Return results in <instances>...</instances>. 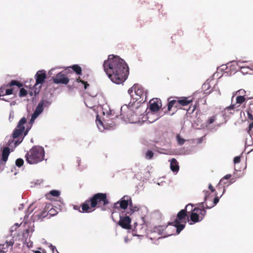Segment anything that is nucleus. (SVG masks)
Here are the masks:
<instances>
[{
	"instance_id": "f257e3e1",
	"label": "nucleus",
	"mask_w": 253,
	"mask_h": 253,
	"mask_svg": "<svg viewBox=\"0 0 253 253\" xmlns=\"http://www.w3.org/2000/svg\"><path fill=\"white\" fill-rule=\"evenodd\" d=\"M104 70L110 80L116 84H121L127 79L128 67L125 61L118 56L109 55L104 61Z\"/></svg>"
},
{
	"instance_id": "f03ea898",
	"label": "nucleus",
	"mask_w": 253,
	"mask_h": 253,
	"mask_svg": "<svg viewBox=\"0 0 253 253\" xmlns=\"http://www.w3.org/2000/svg\"><path fill=\"white\" fill-rule=\"evenodd\" d=\"M100 108L102 109V113L100 115L97 114L96 124L99 130L102 132L108 126H110V122L118 116L115 115L114 111L110 109L107 104L102 105Z\"/></svg>"
},
{
	"instance_id": "7ed1b4c3",
	"label": "nucleus",
	"mask_w": 253,
	"mask_h": 253,
	"mask_svg": "<svg viewBox=\"0 0 253 253\" xmlns=\"http://www.w3.org/2000/svg\"><path fill=\"white\" fill-rule=\"evenodd\" d=\"M44 154V150L42 147L35 146L27 153L26 160L30 165H35L43 160Z\"/></svg>"
},
{
	"instance_id": "20e7f679",
	"label": "nucleus",
	"mask_w": 253,
	"mask_h": 253,
	"mask_svg": "<svg viewBox=\"0 0 253 253\" xmlns=\"http://www.w3.org/2000/svg\"><path fill=\"white\" fill-rule=\"evenodd\" d=\"M133 108V104L130 103L123 105L120 111V118L126 123H135L136 119Z\"/></svg>"
},
{
	"instance_id": "39448f33",
	"label": "nucleus",
	"mask_w": 253,
	"mask_h": 253,
	"mask_svg": "<svg viewBox=\"0 0 253 253\" xmlns=\"http://www.w3.org/2000/svg\"><path fill=\"white\" fill-rule=\"evenodd\" d=\"M150 111L147 114L148 119L149 122L152 123L157 120L160 116L158 115L157 111L161 107V102L158 99H152L149 102Z\"/></svg>"
},
{
	"instance_id": "423d86ee",
	"label": "nucleus",
	"mask_w": 253,
	"mask_h": 253,
	"mask_svg": "<svg viewBox=\"0 0 253 253\" xmlns=\"http://www.w3.org/2000/svg\"><path fill=\"white\" fill-rule=\"evenodd\" d=\"M26 123V119L25 118H22L18 122L17 128L14 130L13 133V138H16L18 137L19 138L17 141H15L14 142L15 146L18 145L22 142L24 137L26 136L28 133V130H27L25 132L24 135H23L22 134L25 130V127L24 126V125Z\"/></svg>"
},
{
	"instance_id": "0eeeda50",
	"label": "nucleus",
	"mask_w": 253,
	"mask_h": 253,
	"mask_svg": "<svg viewBox=\"0 0 253 253\" xmlns=\"http://www.w3.org/2000/svg\"><path fill=\"white\" fill-rule=\"evenodd\" d=\"M130 97L135 101L141 99L139 102L146 100V93L143 89L138 84H134L127 91Z\"/></svg>"
},
{
	"instance_id": "6e6552de",
	"label": "nucleus",
	"mask_w": 253,
	"mask_h": 253,
	"mask_svg": "<svg viewBox=\"0 0 253 253\" xmlns=\"http://www.w3.org/2000/svg\"><path fill=\"white\" fill-rule=\"evenodd\" d=\"M186 215L185 210H181L177 213L176 218L171 223V224L176 228L177 234H178L185 227L186 223L185 217Z\"/></svg>"
},
{
	"instance_id": "1a4fd4ad",
	"label": "nucleus",
	"mask_w": 253,
	"mask_h": 253,
	"mask_svg": "<svg viewBox=\"0 0 253 253\" xmlns=\"http://www.w3.org/2000/svg\"><path fill=\"white\" fill-rule=\"evenodd\" d=\"M206 211L205 210L195 208L190 215V219L189 221V224L192 225L203 220Z\"/></svg>"
},
{
	"instance_id": "9d476101",
	"label": "nucleus",
	"mask_w": 253,
	"mask_h": 253,
	"mask_svg": "<svg viewBox=\"0 0 253 253\" xmlns=\"http://www.w3.org/2000/svg\"><path fill=\"white\" fill-rule=\"evenodd\" d=\"M51 103V102L49 100L42 99L38 103L35 111L32 114L30 123L33 124L36 119L43 112L44 107H48Z\"/></svg>"
},
{
	"instance_id": "9b49d317",
	"label": "nucleus",
	"mask_w": 253,
	"mask_h": 253,
	"mask_svg": "<svg viewBox=\"0 0 253 253\" xmlns=\"http://www.w3.org/2000/svg\"><path fill=\"white\" fill-rule=\"evenodd\" d=\"M36 83L34 85L35 93H39L42 86V84L46 79L45 71L43 70L38 71L35 76Z\"/></svg>"
},
{
	"instance_id": "f8f14e48",
	"label": "nucleus",
	"mask_w": 253,
	"mask_h": 253,
	"mask_svg": "<svg viewBox=\"0 0 253 253\" xmlns=\"http://www.w3.org/2000/svg\"><path fill=\"white\" fill-rule=\"evenodd\" d=\"M90 202L91 207L92 208H95L98 204L105 206L108 203L106 194L100 193L95 194L93 197L91 198Z\"/></svg>"
},
{
	"instance_id": "ddd939ff",
	"label": "nucleus",
	"mask_w": 253,
	"mask_h": 253,
	"mask_svg": "<svg viewBox=\"0 0 253 253\" xmlns=\"http://www.w3.org/2000/svg\"><path fill=\"white\" fill-rule=\"evenodd\" d=\"M238 108V106L236 104H231L230 106L226 107L221 112V116L223 118L224 123L226 122L227 120L230 116V115L234 112L235 109Z\"/></svg>"
},
{
	"instance_id": "4468645a",
	"label": "nucleus",
	"mask_w": 253,
	"mask_h": 253,
	"mask_svg": "<svg viewBox=\"0 0 253 253\" xmlns=\"http://www.w3.org/2000/svg\"><path fill=\"white\" fill-rule=\"evenodd\" d=\"M52 79L55 84H67L69 83V79L61 72L57 74L55 77H53Z\"/></svg>"
},
{
	"instance_id": "2eb2a0df",
	"label": "nucleus",
	"mask_w": 253,
	"mask_h": 253,
	"mask_svg": "<svg viewBox=\"0 0 253 253\" xmlns=\"http://www.w3.org/2000/svg\"><path fill=\"white\" fill-rule=\"evenodd\" d=\"M130 222L131 218L128 216H120L119 225L122 228L126 229H130Z\"/></svg>"
},
{
	"instance_id": "dca6fc26",
	"label": "nucleus",
	"mask_w": 253,
	"mask_h": 253,
	"mask_svg": "<svg viewBox=\"0 0 253 253\" xmlns=\"http://www.w3.org/2000/svg\"><path fill=\"white\" fill-rule=\"evenodd\" d=\"M245 62V61H241V60L238 61H232L227 63L228 67H231L232 66H238L241 70V72L244 74H247L249 70H250V67L249 66H242L240 65V63Z\"/></svg>"
},
{
	"instance_id": "f3484780",
	"label": "nucleus",
	"mask_w": 253,
	"mask_h": 253,
	"mask_svg": "<svg viewBox=\"0 0 253 253\" xmlns=\"http://www.w3.org/2000/svg\"><path fill=\"white\" fill-rule=\"evenodd\" d=\"M131 203V200L128 196H124L120 201V207L123 209H126L129 204Z\"/></svg>"
},
{
	"instance_id": "a211bd4d",
	"label": "nucleus",
	"mask_w": 253,
	"mask_h": 253,
	"mask_svg": "<svg viewBox=\"0 0 253 253\" xmlns=\"http://www.w3.org/2000/svg\"><path fill=\"white\" fill-rule=\"evenodd\" d=\"M170 169L173 172H177L178 171L179 169L178 163L175 159L172 158L170 160Z\"/></svg>"
},
{
	"instance_id": "6ab92c4d",
	"label": "nucleus",
	"mask_w": 253,
	"mask_h": 253,
	"mask_svg": "<svg viewBox=\"0 0 253 253\" xmlns=\"http://www.w3.org/2000/svg\"><path fill=\"white\" fill-rule=\"evenodd\" d=\"M217 117H218V115H213V116L210 117L207 120V121L206 122V126H207V127H208V126L212 124L214 122H215V123L217 124V126H219L222 123H218L216 122Z\"/></svg>"
},
{
	"instance_id": "aec40b11",
	"label": "nucleus",
	"mask_w": 253,
	"mask_h": 253,
	"mask_svg": "<svg viewBox=\"0 0 253 253\" xmlns=\"http://www.w3.org/2000/svg\"><path fill=\"white\" fill-rule=\"evenodd\" d=\"M10 153L9 148L7 147H4L2 151V158L1 160L5 162L7 160L8 157Z\"/></svg>"
},
{
	"instance_id": "412c9836",
	"label": "nucleus",
	"mask_w": 253,
	"mask_h": 253,
	"mask_svg": "<svg viewBox=\"0 0 253 253\" xmlns=\"http://www.w3.org/2000/svg\"><path fill=\"white\" fill-rule=\"evenodd\" d=\"M192 102V99L189 98L183 97L177 100V103L182 106H186Z\"/></svg>"
},
{
	"instance_id": "4be33fe9",
	"label": "nucleus",
	"mask_w": 253,
	"mask_h": 253,
	"mask_svg": "<svg viewBox=\"0 0 253 253\" xmlns=\"http://www.w3.org/2000/svg\"><path fill=\"white\" fill-rule=\"evenodd\" d=\"M245 100L246 98L243 95H238L236 98V102L235 104H236V106H238L239 107Z\"/></svg>"
},
{
	"instance_id": "5701e85b",
	"label": "nucleus",
	"mask_w": 253,
	"mask_h": 253,
	"mask_svg": "<svg viewBox=\"0 0 253 253\" xmlns=\"http://www.w3.org/2000/svg\"><path fill=\"white\" fill-rule=\"evenodd\" d=\"M69 68H72L73 71L76 72L78 75H81L82 74V68L81 67L78 65H74Z\"/></svg>"
},
{
	"instance_id": "b1692460",
	"label": "nucleus",
	"mask_w": 253,
	"mask_h": 253,
	"mask_svg": "<svg viewBox=\"0 0 253 253\" xmlns=\"http://www.w3.org/2000/svg\"><path fill=\"white\" fill-rule=\"evenodd\" d=\"M129 208L130 211H127V213L130 214H131L134 211H137L139 209L137 206L133 205L132 203L129 204Z\"/></svg>"
},
{
	"instance_id": "393cba45",
	"label": "nucleus",
	"mask_w": 253,
	"mask_h": 253,
	"mask_svg": "<svg viewBox=\"0 0 253 253\" xmlns=\"http://www.w3.org/2000/svg\"><path fill=\"white\" fill-rule=\"evenodd\" d=\"M82 212H89L90 211H89L90 207L89 206V205H88V204L86 203L82 204Z\"/></svg>"
},
{
	"instance_id": "a878e982",
	"label": "nucleus",
	"mask_w": 253,
	"mask_h": 253,
	"mask_svg": "<svg viewBox=\"0 0 253 253\" xmlns=\"http://www.w3.org/2000/svg\"><path fill=\"white\" fill-rule=\"evenodd\" d=\"M176 140L177 142V143L179 145H182L185 142L186 140L183 139L181 137V136L179 134H177L176 135Z\"/></svg>"
},
{
	"instance_id": "bb28decb",
	"label": "nucleus",
	"mask_w": 253,
	"mask_h": 253,
	"mask_svg": "<svg viewBox=\"0 0 253 253\" xmlns=\"http://www.w3.org/2000/svg\"><path fill=\"white\" fill-rule=\"evenodd\" d=\"M154 156V153L150 150H148L146 152L145 158L148 160L151 159Z\"/></svg>"
},
{
	"instance_id": "cd10ccee",
	"label": "nucleus",
	"mask_w": 253,
	"mask_h": 253,
	"mask_svg": "<svg viewBox=\"0 0 253 253\" xmlns=\"http://www.w3.org/2000/svg\"><path fill=\"white\" fill-rule=\"evenodd\" d=\"M24 164V161L22 159L19 158L16 160L15 164L18 167H21Z\"/></svg>"
},
{
	"instance_id": "c85d7f7f",
	"label": "nucleus",
	"mask_w": 253,
	"mask_h": 253,
	"mask_svg": "<svg viewBox=\"0 0 253 253\" xmlns=\"http://www.w3.org/2000/svg\"><path fill=\"white\" fill-rule=\"evenodd\" d=\"M49 194L54 197H58L60 195V191L56 190H53L50 191Z\"/></svg>"
},
{
	"instance_id": "c756f323",
	"label": "nucleus",
	"mask_w": 253,
	"mask_h": 253,
	"mask_svg": "<svg viewBox=\"0 0 253 253\" xmlns=\"http://www.w3.org/2000/svg\"><path fill=\"white\" fill-rule=\"evenodd\" d=\"M27 94V91L24 88H21L19 91V96L23 97L26 95Z\"/></svg>"
},
{
	"instance_id": "7c9ffc66",
	"label": "nucleus",
	"mask_w": 253,
	"mask_h": 253,
	"mask_svg": "<svg viewBox=\"0 0 253 253\" xmlns=\"http://www.w3.org/2000/svg\"><path fill=\"white\" fill-rule=\"evenodd\" d=\"M219 197H215V198L214 199V200H213V205L211 206H207V209H210V208H212V207H213L216 204L218 203V202H219Z\"/></svg>"
},
{
	"instance_id": "2f4dec72",
	"label": "nucleus",
	"mask_w": 253,
	"mask_h": 253,
	"mask_svg": "<svg viewBox=\"0 0 253 253\" xmlns=\"http://www.w3.org/2000/svg\"><path fill=\"white\" fill-rule=\"evenodd\" d=\"M206 202L204 201V202H202L198 204L199 206L200 209H207V206H208L206 203H205Z\"/></svg>"
},
{
	"instance_id": "473e14b6",
	"label": "nucleus",
	"mask_w": 253,
	"mask_h": 253,
	"mask_svg": "<svg viewBox=\"0 0 253 253\" xmlns=\"http://www.w3.org/2000/svg\"><path fill=\"white\" fill-rule=\"evenodd\" d=\"M193 205L191 204H188L185 208V211H189L188 212H191V213L192 212V210H193L194 209H193Z\"/></svg>"
},
{
	"instance_id": "72a5a7b5",
	"label": "nucleus",
	"mask_w": 253,
	"mask_h": 253,
	"mask_svg": "<svg viewBox=\"0 0 253 253\" xmlns=\"http://www.w3.org/2000/svg\"><path fill=\"white\" fill-rule=\"evenodd\" d=\"M163 231V228L162 227H156L154 230L155 232H158L160 235L162 234Z\"/></svg>"
},
{
	"instance_id": "f704fd0d",
	"label": "nucleus",
	"mask_w": 253,
	"mask_h": 253,
	"mask_svg": "<svg viewBox=\"0 0 253 253\" xmlns=\"http://www.w3.org/2000/svg\"><path fill=\"white\" fill-rule=\"evenodd\" d=\"M244 93H245V91L244 90H239L235 92H233V96L232 97V100L233 99V98L234 97V95L237 93H239L240 94H243Z\"/></svg>"
},
{
	"instance_id": "c9c22d12",
	"label": "nucleus",
	"mask_w": 253,
	"mask_h": 253,
	"mask_svg": "<svg viewBox=\"0 0 253 253\" xmlns=\"http://www.w3.org/2000/svg\"><path fill=\"white\" fill-rule=\"evenodd\" d=\"M203 192H204V195H205V197H204L205 202H206V201H207L208 198L210 196V192L208 191H207V190L204 191Z\"/></svg>"
},
{
	"instance_id": "e433bc0d",
	"label": "nucleus",
	"mask_w": 253,
	"mask_h": 253,
	"mask_svg": "<svg viewBox=\"0 0 253 253\" xmlns=\"http://www.w3.org/2000/svg\"><path fill=\"white\" fill-rule=\"evenodd\" d=\"M77 82H79H79H81L83 84H84V89H86L87 88V87L89 85V84H87L86 83L84 82V81H82L79 78L77 80Z\"/></svg>"
},
{
	"instance_id": "4c0bfd02",
	"label": "nucleus",
	"mask_w": 253,
	"mask_h": 253,
	"mask_svg": "<svg viewBox=\"0 0 253 253\" xmlns=\"http://www.w3.org/2000/svg\"><path fill=\"white\" fill-rule=\"evenodd\" d=\"M14 112L13 111H11L9 113V122H12L14 119Z\"/></svg>"
},
{
	"instance_id": "58836bf2",
	"label": "nucleus",
	"mask_w": 253,
	"mask_h": 253,
	"mask_svg": "<svg viewBox=\"0 0 253 253\" xmlns=\"http://www.w3.org/2000/svg\"><path fill=\"white\" fill-rule=\"evenodd\" d=\"M12 93V89H7L5 90V95H10Z\"/></svg>"
},
{
	"instance_id": "ea45409f",
	"label": "nucleus",
	"mask_w": 253,
	"mask_h": 253,
	"mask_svg": "<svg viewBox=\"0 0 253 253\" xmlns=\"http://www.w3.org/2000/svg\"><path fill=\"white\" fill-rule=\"evenodd\" d=\"M240 161V157H236L234 159V162L235 164L239 163Z\"/></svg>"
},
{
	"instance_id": "a19ab883",
	"label": "nucleus",
	"mask_w": 253,
	"mask_h": 253,
	"mask_svg": "<svg viewBox=\"0 0 253 253\" xmlns=\"http://www.w3.org/2000/svg\"><path fill=\"white\" fill-rule=\"evenodd\" d=\"M231 177V175L230 174L225 175L222 179L220 180V182H221L223 179H228Z\"/></svg>"
},
{
	"instance_id": "79ce46f5",
	"label": "nucleus",
	"mask_w": 253,
	"mask_h": 253,
	"mask_svg": "<svg viewBox=\"0 0 253 253\" xmlns=\"http://www.w3.org/2000/svg\"><path fill=\"white\" fill-rule=\"evenodd\" d=\"M49 247L51 249V250L52 251L53 253H54V251L55 250L56 252H57V250H56V248L55 246H52L51 244H49Z\"/></svg>"
},
{
	"instance_id": "37998d69",
	"label": "nucleus",
	"mask_w": 253,
	"mask_h": 253,
	"mask_svg": "<svg viewBox=\"0 0 253 253\" xmlns=\"http://www.w3.org/2000/svg\"><path fill=\"white\" fill-rule=\"evenodd\" d=\"M177 102V101H176V100H171L170 101L169 103V104L170 105V106H171L172 107L173 106V105L176 104V103Z\"/></svg>"
},
{
	"instance_id": "c03bdc74",
	"label": "nucleus",
	"mask_w": 253,
	"mask_h": 253,
	"mask_svg": "<svg viewBox=\"0 0 253 253\" xmlns=\"http://www.w3.org/2000/svg\"><path fill=\"white\" fill-rule=\"evenodd\" d=\"M27 246L29 248H32L33 246V243L31 241H29V242H27Z\"/></svg>"
},
{
	"instance_id": "a18cd8bd",
	"label": "nucleus",
	"mask_w": 253,
	"mask_h": 253,
	"mask_svg": "<svg viewBox=\"0 0 253 253\" xmlns=\"http://www.w3.org/2000/svg\"><path fill=\"white\" fill-rule=\"evenodd\" d=\"M18 83L16 81H12L10 83V86L17 85Z\"/></svg>"
},
{
	"instance_id": "49530a36",
	"label": "nucleus",
	"mask_w": 253,
	"mask_h": 253,
	"mask_svg": "<svg viewBox=\"0 0 253 253\" xmlns=\"http://www.w3.org/2000/svg\"><path fill=\"white\" fill-rule=\"evenodd\" d=\"M209 188L211 190L212 192H213L215 191L214 188L212 186L211 184L209 185Z\"/></svg>"
},
{
	"instance_id": "de8ad7c7",
	"label": "nucleus",
	"mask_w": 253,
	"mask_h": 253,
	"mask_svg": "<svg viewBox=\"0 0 253 253\" xmlns=\"http://www.w3.org/2000/svg\"><path fill=\"white\" fill-rule=\"evenodd\" d=\"M84 103L86 105V106L89 108H92L93 107L92 106H91L89 104V103H88V101L87 100H86L85 101H84Z\"/></svg>"
},
{
	"instance_id": "09e8293b",
	"label": "nucleus",
	"mask_w": 253,
	"mask_h": 253,
	"mask_svg": "<svg viewBox=\"0 0 253 253\" xmlns=\"http://www.w3.org/2000/svg\"><path fill=\"white\" fill-rule=\"evenodd\" d=\"M74 209L75 210H78L80 212H82V211L80 210V208L77 206H74Z\"/></svg>"
},
{
	"instance_id": "8fccbe9b",
	"label": "nucleus",
	"mask_w": 253,
	"mask_h": 253,
	"mask_svg": "<svg viewBox=\"0 0 253 253\" xmlns=\"http://www.w3.org/2000/svg\"><path fill=\"white\" fill-rule=\"evenodd\" d=\"M172 107L171 106H170L169 104H168V110L169 111L170 110L171 108H172Z\"/></svg>"
},
{
	"instance_id": "3c124183",
	"label": "nucleus",
	"mask_w": 253,
	"mask_h": 253,
	"mask_svg": "<svg viewBox=\"0 0 253 253\" xmlns=\"http://www.w3.org/2000/svg\"><path fill=\"white\" fill-rule=\"evenodd\" d=\"M249 67H250V70L253 71V64Z\"/></svg>"
},
{
	"instance_id": "603ef678",
	"label": "nucleus",
	"mask_w": 253,
	"mask_h": 253,
	"mask_svg": "<svg viewBox=\"0 0 253 253\" xmlns=\"http://www.w3.org/2000/svg\"><path fill=\"white\" fill-rule=\"evenodd\" d=\"M54 69H52L51 70H50L49 71V74H52V72L54 71Z\"/></svg>"
},
{
	"instance_id": "864d4df0",
	"label": "nucleus",
	"mask_w": 253,
	"mask_h": 253,
	"mask_svg": "<svg viewBox=\"0 0 253 253\" xmlns=\"http://www.w3.org/2000/svg\"><path fill=\"white\" fill-rule=\"evenodd\" d=\"M3 92L2 89H0V97L1 96V94H3Z\"/></svg>"
},
{
	"instance_id": "5fc2aeb1",
	"label": "nucleus",
	"mask_w": 253,
	"mask_h": 253,
	"mask_svg": "<svg viewBox=\"0 0 253 253\" xmlns=\"http://www.w3.org/2000/svg\"><path fill=\"white\" fill-rule=\"evenodd\" d=\"M202 138H200L198 140V143H200L202 142Z\"/></svg>"
},
{
	"instance_id": "6e6d98bb",
	"label": "nucleus",
	"mask_w": 253,
	"mask_h": 253,
	"mask_svg": "<svg viewBox=\"0 0 253 253\" xmlns=\"http://www.w3.org/2000/svg\"><path fill=\"white\" fill-rule=\"evenodd\" d=\"M34 252L35 253H41V252H40L39 251H34Z\"/></svg>"
},
{
	"instance_id": "4d7b16f0",
	"label": "nucleus",
	"mask_w": 253,
	"mask_h": 253,
	"mask_svg": "<svg viewBox=\"0 0 253 253\" xmlns=\"http://www.w3.org/2000/svg\"><path fill=\"white\" fill-rule=\"evenodd\" d=\"M15 225H16V226H20V224H18V223H16V224H15Z\"/></svg>"
},
{
	"instance_id": "13d9d810",
	"label": "nucleus",
	"mask_w": 253,
	"mask_h": 253,
	"mask_svg": "<svg viewBox=\"0 0 253 253\" xmlns=\"http://www.w3.org/2000/svg\"><path fill=\"white\" fill-rule=\"evenodd\" d=\"M225 191V188H224L222 194L224 193Z\"/></svg>"
},
{
	"instance_id": "bf43d9fd",
	"label": "nucleus",
	"mask_w": 253,
	"mask_h": 253,
	"mask_svg": "<svg viewBox=\"0 0 253 253\" xmlns=\"http://www.w3.org/2000/svg\"><path fill=\"white\" fill-rule=\"evenodd\" d=\"M231 183H232V182L230 181L229 182V184H231Z\"/></svg>"
},
{
	"instance_id": "052dcab7",
	"label": "nucleus",
	"mask_w": 253,
	"mask_h": 253,
	"mask_svg": "<svg viewBox=\"0 0 253 253\" xmlns=\"http://www.w3.org/2000/svg\"><path fill=\"white\" fill-rule=\"evenodd\" d=\"M125 242H127V240H126V239H125Z\"/></svg>"
},
{
	"instance_id": "680f3d73",
	"label": "nucleus",
	"mask_w": 253,
	"mask_h": 253,
	"mask_svg": "<svg viewBox=\"0 0 253 253\" xmlns=\"http://www.w3.org/2000/svg\"><path fill=\"white\" fill-rule=\"evenodd\" d=\"M1 99L3 100H5L4 98H2Z\"/></svg>"
},
{
	"instance_id": "e2e57ef3",
	"label": "nucleus",
	"mask_w": 253,
	"mask_h": 253,
	"mask_svg": "<svg viewBox=\"0 0 253 253\" xmlns=\"http://www.w3.org/2000/svg\"><path fill=\"white\" fill-rule=\"evenodd\" d=\"M57 253H59L58 252V251H57Z\"/></svg>"
}]
</instances>
